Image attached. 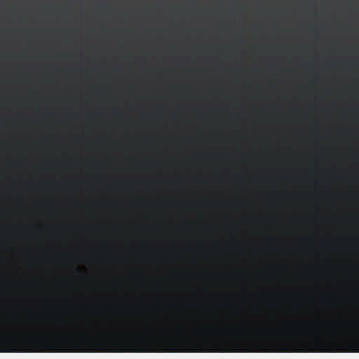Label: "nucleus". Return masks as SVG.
I'll return each instance as SVG.
<instances>
[{
  "label": "nucleus",
  "instance_id": "1",
  "mask_svg": "<svg viewBox=\"0 0 359 359\" xmlns=\"http://www.w3.org/2000/svg\"><path fill=\"white\" fill-rule=\"evenodd\" d=\"M277 325L281 327H289L290 325H294V323L290 321H280L277 323Z\"/></svg>",
  "mask_w": 359,
  "mask_h": 359
},
{
  "label": "nucleus",
  "instance_id": "2",
  "mask_svg": "<svg viewBox=\"0 0 359 359\" xmlns=\"http://www.w3.org/2000/svg\"><path fill=\"white\" fill-rule=\"evenodd\" d=\"M242 327L247 328V329H252L254 328V326L252 325V322L250 321H245L242 323Z\"/></svg>",
  "mask_w": 359,
  "mask_h": 359
},
{
  "label": "nucleus",
  "instance_id": "3",
  "mask_svg": "<svg viewBox=\"0 0 359 359\" xmlns=\"http://www.w3.org/2000/svg\"><path fill=\"white\" fill-rule=\"evenodd\" d=\"M259 327L261 328H266L268 327V322L266 321H259Z\"/></svg>",
  "mask_w": 359,
  "mask_h": 359
},
{
  "label": "nucleus",
  "instance_id": "4",
  "mask_svg": "<svg viewBox=\"0 0 359 359\" xmlns=\"http://www.w3.org/2000/svg\"><path fill=\"white\" fill-rule=\"evenodd\" d=\"M218 327L223 329V328H226L228 327L226 326L225 324H224L223 321H221V322H219V326H218Z\"/></svg>",
  "mask_w": 359,
  "mask_h": 359
},
{
  "label": "nucleus",
  "instance_id": "5",
  "mask_svg": "<svg viewBox=\"0 0 359 359\" xmlns=\"http://www.w3.org/2000/svg\"><path fill=\"white\" fill-rule=\"evenodd\" d=\"M191 325H192V327H194V328L198 327V326H196V322H195V321L191 322Z\"/></svg>",
  "mask_w": 359,
  "mask_h": 359
},
{
  "label": "nucleus",
  "instance_id": "6",
  "mask_svg": "<svg viewBox=\"0 0 359 359\" xmlns=\"http://www.w3.org/2000/svg\"><path fill=\"white\" fill-rule=\"evenodd\" d=\"M302 325H311V323H307V322H304V324H302ZM312 325H316L317 323L316 322H313Z\"/></svg>",
  "mask_w": 359,
  "mask_h": 359
}]
</instances>
